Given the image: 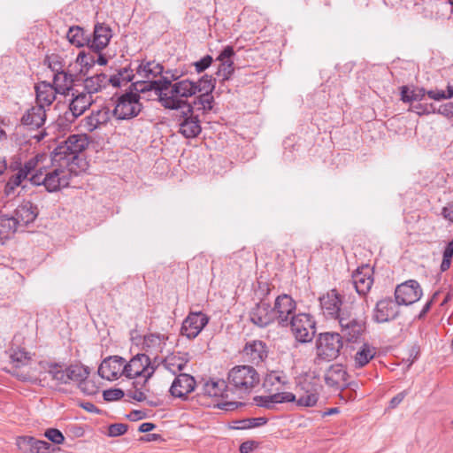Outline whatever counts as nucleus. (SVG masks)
Here are the masks:
<instances>
[{
	"mask_svg": "<svg viewBox=\"0 0 453 453\" xmlns=\"http://www.w3.org/2000/svg\"><path fill=\"white\" fill-rule=\"evenodd\" d=\"M67 110L58 116L56 120V126L59 131L65 132L71 129L72 124L81 117L94 103L90 95L79 88L71 92L68 97Z\"/></svg>",
	"mask_w": 453,
	"mask_h": 453,
	"instance_id": "nucleus-1",
	"label": "nucleus"
},
{
	"mask_svg": "<svg viewBox=\"0 0 453 453\" xmlns=\"http://www.w3.org/2000/svg\"><path fill=\"white\" fill-rule=\"evenodd\" d=\"M343 347L342 334L336 332L319 333L315 341L316 356L313 363L319 365L335 360Z\"/></svg>",
	"mask_w": 453,
	"mask_h": 453,
	"instance_id": "nucleus-2",
	"label": "nucleus"
},
{
	"mask_svg": "<svg viewBox=\"0 0 453 453\" xmlns=\"http://www.w3.org/2000/svg\"><path fill=\"white\" fill-rule=\"evenodd\" d=\"M88 146V136L86 134H71L61 142L51 152L53 164H61L63 160H79L84 165V158L80 154Z\"/></svg>",
	"mask_w": 453,
	"mask_h": 453,
	"instance_id": "nucleus-3",
	"label": "nucleus"
},
{
	"mask_svg": "<svg viewBox=\"0 0 453 453\" xmlns=\"http://www.w3.org/2000/svg\"><path fill=\"white\" fill-rule=\"evenodd\" d=\"M228 385L235 390L247 393L260 382V375L251 365H235L227 374Z\"/></svg>",
	"mask_w": 453,
	"mask_h": 453,
	"instance_id": "nucleus-4",
	"label": "nucleus"
},
{
	"mask_svg": "<svg viewBox=\"0 0 453 453\" xmlns=\"http://www.w3.org/2000/svg\"><path fill=\"white\" fill-rule=\"evenodd\" d=\"M317 322L309 313L300 312L292 316L288 323L296 340L300 343L311 342L316 335Z\"/></svg>",
	"mask_w": 453,
	"mask_h": 453,
	"instance_id": "nucleus-5",
	"label": "nucleus"
},
{
	"mask_svg": "<svg viewBox=\"0 0 453 453\" xmlns=\"http://www.w3.org/2000/svg\"><path fill=\"white\" fill-rule=\"evenodd\" d=\"M192 81L188 78L180 80L179 82H174L173 89L170 91L169 97H165L166 110L178 111L180 110L181 102L188 100L189 97L195 96L199 88Z\"/></svg>",
	"mask_w": 453,
	"mask_h": 453,
	"instance_id": "nucleus-6",
	"label": "nucleus"
},
{
	"mask_svg": "<svg viewBox=\"0 0 453 453\" xmlns=\"http://www.w3.org/2000/svg\"><path fill=\"white\" fill-rule=\"evenodd\" d=\"M115 100V108L112 115L119 120H127L137 117L143 110L141 100L126 97L125 95L115 93L111 100Z\"/></svg>",
	"mask_w": 453,
	"mask_h": 453,
	"instance_id": "nucleus-7",
	"label": "nucleus"
},
{
	"mask_svg": "<svg viewBox=\"0 0 453 453\" xmlns=\"http://www.w3.org/2000/svg\"><path fill=\"white\" fill-rule=\"evenodd\" d=\"M296 302L290 295L281 294L275 298L273 314L275 316V322L280 327H288V323L295 316Z\"/></svg>",
	"mask_w": 453,
	"mask_h": 453,
	"instance_id": "nucleus-8",
	"label": "nucleus"
},
{
	"mask_svg": "<svg viewBox=\"0 0 453 453\" xmlns=\"http://www.w3.org/2000/svg\"><path fill=\"white\" fill-rule=\"evenodd\" d=\"M10 358L12 364V370H7L8 372L15 376L20 381L40 385L41 380L39 378L31 375L29 372L19 371L20 367L27 365L31 359L29 352L25 350V349H18L10 355Z\"/></svg>",
	"mask_w": 453,
	"mask_h": 453,
	"instance_id": "nucleus-9",
	"label": "nucleus"
},
{
	"mask_svg": "<svg viewBox=\"0 0 453 453\" xmlns=\"http://www.w3.org/2000/svg\"><path fill=\"white\" fill-rule=\"evenodd\" d=\"M394 296L398 304L408 306L420 300L423 291L416 280H408L396 286Z\"/></svg>",
	"mask_w": 453,
	"mask_h": 453,
	"instance_id": "nucleus-10",
	"label": "nucleus"
},
{
	"mask_svg": "<svg viewBox=\"0 0 453 453\" xmlns=\"http://www.w3.org/2000/svg\"><path fill=\"white\" fill-rule=\"evenodd\" d=\"M399 306L401 305L390 296L379 300L373 309V321L382 324L396 319L400 315Z\"/></svg>",
	"mask_w": 453,
	"mask_h": 453,
	"instance_id": "nucleus-11",
	"label": "nucleus"
},
{
	"mask_svg": "<svg viewBox=\"0 0 453 453\" xmlns=\"http://www.w3.org/2000/svg\"><path fill=\"white\" fill-rule=\"evenodd\" d=\"M209 320L210 318L203 311H190L183 320L180 333L188 340H193L207 326Z\"/></svg>",
	"mask_w": 453,
	"mask_h": 453,
	"instance_id": "nucleus-12",
	"label": "nucleus"
},
{
	"mask_svg": "<svg viewBox=\"0 0 453 453\" xmlns=\"http://www.w3.org/2000/svg\"><path fill=\"white\" fill-rule=\"evenodd\" d=\"M235 56L234 49L232 45L225 46L216 58V61L220 62L216 75L221 77L219 82L223 85L229 81L234 73V57Z\"/></svg>",
	"mask_w": 453,
	"mask_h": 453,
	"instance_id": "nucleus-13",
	"label": "nucleus"
},
{
	"mask_svg": "<svg viewBox=\"0 0 453 453\" xmlns=\"http://www.w3.org/2000/svg\"><path fill=\"white\" fill-rule=\"evenodd\" d=\"M340 326L342 341L359 342L366 331V321L365 319L349 320L343 318L340 320Z\"/></svg>",
	"mask_w": 453,
	"mask_h": 453,
	"instance_id": "nucleus-14",
	"label": "nucleus"
},
{
	"mask_svg": "<svg viewBox=\"0 0 453 453\" xmlns=\"http://www.w3.org/2000/svg\"><path fill=\"white\" fill-rule=\"evenodd\" d=\"M250 321L259 328H265L275 322V316L273 314L271 303L259 301L249 312Z\"/></svg>",
	"mask_w": 453,
	"mask_h": 453,
	"instance_id": "nucleus-15",
	"label": "nucleus"
},
{
	"mask_svg": "<svg viewBox=\"0 0 453 453\" xmlns=\"http://www.w3.org/2000/svg\"><path fill=\"white\" fill-rule=\"evenodd\" d=\"M373 268L369 265L358 266L352 273V284L359 296H365L373 284Z\"/></svg>",
	"mask_w": 453,
	"mask_h": 453,
	"instance_id": "nucleus-16",
	"label": "nucleus"
},
{
	"mask_svg": "<svg viewBox=\"0 0 453 453\" xmlns=\"http://www.w3.org/2000/svg\"><path fill=\"white\" fill-rule=\"evenodd\" d=\"M349 374L342 364H333L326 370L325 383L335 390H343L350 386L348 381Z\"/></svg>",
	"mask_w": 453,
	"mask_h": 453,
	"instance_id": "nucleus-17",
	"label": "nucleus"
},
{
	"mask_svg": "<svg viewBox=\"0 0 453 453\" xmlns=\"http://www.w3.org/2000/svg\"><path fill=\"white\" fill-rule=\"evenodd\" d=\"M90 36V44L88 48L95 52L104 50L110 43L112 38V30L105 23L96 22Z\"/></svg>",
	"mask_w": 453,
	"mask_h": 453,
	"instance_id": "nucleus-18",
	"label": "nucleus"
},
{
	"mask_svg": "<svg viewBox=\"0 0 453 453\" xmlns=\"http://www.w3.org/2000/svg\"><path fill=\"white\" fill-rule=\"evenodd\" d=\"M196 386L195 378L188 373H180L173 380L169 392L172 396L180 398L181 400H187L188 395L192 393Z\"/></svg>",
	"mask_w": 453,
	"mask_h": 453,
	"instance_id": "nucleus-19",
	"label": "nucleus"
},
{
	"mask_svg": "<svg viewBox=\"0 0 453 453\" xmlns=\"http://www.w3.org/2000/svg\"><path fill=\"white\" fill-rule=\"evenodd\" d=\"M71 67L72 65H69L67 70L64 71V73H61V78L57 82H55L54 78L52 81L58 90V94L63 95L65 97H68L71 92L81 87V81L82 80L80 73L78 72H74Z\"/></svg>",
	"mask_w": 453,
	"mask_h": 453,
	"instance_id": "nucleus-20",
	"label": "nucleus"
},
{
	"mask_svg": "<svg viewBox=\"0 0 453 453\" xmlns=\"http://www.w3.org/2000/svg\"><path fill=\"white\" fill-rule=\"evenodd\" d=\"M125 358L119 356H110L105 357L98 367V375L107 380H114L120 377V370Z\"/></svg>",
	"mask_w": 453,
	"mask_h": 453,
	"instance_id": "nucleus-21",
	"label": "nucleus"
},
{
	"mask_svg": "<svg viewBox=\"0 0 453 453\" xmlns=\"http://www.w3.org/2000/svg\"><path fill=\"white\" fill-rule=\"evenodd\" d=\"M242 355L251 364L258 365L267 358L268 348L266 343L261 340L250 341L245 343Z\"/></svg>",
	"mask_w": 453,
	"mask_h": 453,
	"instance_id": "nucleus-22",
	"label": "nucleus"
},
{
	"mask_svg": "<svg viewBox=\"0 0 453 453\" xmlns=\"http://www.w3.org/2000/svg\"><path fill=\"white\" fill-rule=\"evenodd\" d=\"M43 180L45 190L53 193L69 186L70 174L65 173L61 168H56L45 173Z\"/></svg>",
	"mask_w": 453,
	"mask_h": 453,
	"instance_id": "nucleus-23",
	"label": "nucleus"
},
{
	"mask_svg": "<svg viewBox=\"0 0 453 453\" xmlns=\"http://www.w3.org/2000/svg\"><path fill=\"white\" fill-rule=\"evenodd\" d=\"M130 361H135L136 364L133 365L134 374L135 377H144L143 385L153 376L154 372L157 369V365H151V359L145 353H137L134 355Z\"/></svg>",
	"mask_w": 453,
	"mask_h": 453,
	"instance_id": "nucleus-24",
	"label": "nucleus"
},
{
	"mask_svg": "<svg viewBox=\"0 0 453 453\" xmlns=\"http://www.w3.org/2000/svg\"><path fill=\"white\" fill-rule=\"evenodd\" d=\"M39 213L37 205L30 201H23L13 211V218L18 221L19 226H27L33 223Z\"/></svg>",
	"mask_w": 453,
	"mask_h": 453,
	"instance_id": "nucleus-25",
	"label": "nucleus"
},
{
	"mask_svg": "<svg viewBox=\"0 0 453 453\" xmlns=\"http://www.w3.org/2000/svg\"><path fill=\"white\" fill-rule=\"evenodd\" d=\"M46 111L42 104H36L29 108L23 114L20 122L31 130L42 127L46 121Z\"/></svg>",
	"mask_w": 453,
	"mask_h": 453,
	"instance_id": "nucleus-26",
	"label": "nucleus"
},
{
	"mask_svg": "<svg viewBox=\"0 0 453 453\" xmlns=\"http://www.w3.org/2000/svg\"><path fill=\"white\" fill-rule=\"evenodd\" d=\"M111 115H112V113L110 108L103 106L97 111H92V112L88 116L85 117L81 122L87 131L91 133L100 126L106 125L111 119Z\"/></svg>",
	"mask_w": 453,
	"mask_h": 453,
	"instance_id": "nucleus-27",
	"label": "nucleus"
},
{
	"mask_svg": "<svg viewBox=\"0 0 453 453\" xmlns=\"http://www.w3.org/2000/svg\"><path fill=\"white\" fill-rule=\"evenodd\" d=\"M190 361L188 352H172L165 357L160 360L161 365L172 372L173 375L177 374V372H181L186 367L187 364Z\"/></svg>",
	"mask_w": 453,
	"mask_h": 453,
	"instance_id": "nucleus-28",
	"label": "nucleus"
},
{
	"mask_svg": "<svg viewBox=\"0 0 453 453\" xmlns=\"http://www.w3.org/2000/svg\"><path fill=\"white\" fill-rule=\"evenodd\" d=\"M36 95V104H42L43 107L50 106L56 99L58 90L53 82L41 81L35 86Z\"/></svg>",
	"mask_w": 453,
	"mask_h": 453,
	"instance_id": "nucleus-29",
	"label": "nucleus"
},
{
	"mask_svg": "<svg viewBox=\"0 0 453 453\" xmlns=\"http://www.w3.org/2000/svg\"><path fill=\"white\" fill-rule=\"evenodd\" d=\"M342 303L341 295L336 289H332L330 292L326 293V295L319 297L321 309L325 311L326 315L332 318H334L336 313L340 312Z\"/></svg>",
	"mask_w": 453,
	"mask_h": 453,
	"instance_id": "nucleus-30",
	"label": "nucleus"
},
{
	"mask_svg": "<svg viewBox=\"0 0 453 453\" xmlns=\"http://www.w3.org/2000/svg\"><path fill=\"white\" fill-rule=\"evenodd\" d=\"M159 79L152 80V85L155 86V94L157 96V102L165 109V97H169L170 91L174 86V82L166 74H161Z\"/></svg>",
	"mask_w": 453,
	"mask_h": 453,
	"instance_id": "nucleus-31",
	"label": "nucleus"
},
{
	"mask_svg": "<svg viewBox=\"0 0 453 453\" xmlns=\"http://www.w3.org/2000/svg\"><path fill=\"white\" fill-rule=\"evenodd\" d=\"M68 42L76 48H88L90 44L89 34L81 26H72L66 33Z\"/></svg>",
	"mask_w": 453,
	"mask_h": 453,
	"instance_id": "nucleus-32",
	"label": "nucleus"
},
{
	"mask_svg": "<svg viewBox=\"0 0 453 453\" xmlns=\"http://www.w3.org/2000/svg\"><path fill=\"white\" fill-rule=\"evenodd\" d=\"M227 384L225 380H209L205 381L201 388L199 395L210 397H227Z\"/></svg>",
	"mask_w": 453,
	"mask_h": 453,
	"instance_id": "nucleus-33",
	"label": "nucleus"
},
{
	"mask_svg": "<svg viewBox=\"0 0 453 453\" xmlns=\"http://www.w3.org/2000/svg\"><path fill=\"white\" fill-rule=\"evenodd\" d=\"M165 67L160 63H156L154 60L147 61L142 60L139 65L135 69V73L139 75H142L145 79L152 77L153 80L163 74Z\"/></svg>",
	"mask_w": 453,
	"mask_h": 453,
	"instance_id": "nucleus-34",
	"label": "nucleus"
},
{
	"mask_svg": "<svg viewBox=\"0 0 453 453\" xmlns=\"http://www.w3.org/2000/svg\"><path fill=\"white\" fill-rule=\"evenodd\" d=\"M75 64L80 65L77 71L81 77L88 75L89 70L95 65V51L89 48L82 49L77 55Z\"/></svg>",
	"mask_w": 453,
	"mask_h": 453,
	"instance_id": "nucleus-35",
	"label": "nucleus"
},
{
	"mask_svg": "<svg viewBox=\"0 0 453 453\" xmlns=\"http://www.w3.org/2000/svg\"><path fill=\"white\" fill-rule=\"evenodd\" d=\"M19 227L18 221L15 220L12 215L1 214L0 241H2V244H4V240H9L14 236Z\"/></svg>",
	"mask_w": 453,
	"mask_h": 453,
	"instance_id": "nucleus-36",
	"label": "nucleus"
},
{
	"mask_svg": "<svg viewBox=\"0 0 453 453\" xmlns=\"http://www.w3.org/2000/svg\"><path fill=\"white\" fill-rule=\"evenodd\" d=\"M65 370L67 384L73 381L78 385L81 381L88 379L90 374L89 367L81 363L71 364L65 366Z\"/></svg>",
	"mask_w": 453,
	"mask_h": 453,
	"instance_id": "nucleus-37",
	"label": "nucleus"
},
{
	"mask_svg": "<svg viewBox=\"0 0 453 453\" xmlns=\"http://www.w3.org/2000/svg\"><path fill=\"white\" fill-rule=\"evenodd\" d=\"M376 353L375 347L368 342H363L354 357L355 367L362 368L365 366L376 356Z\"/></svg>",
	"mask_w": 453,
	"mask_h": 453,
	"instance_id": "nucleus-38",
	"label": "nucleus"
},
{
	"mask_svg": "<svg viewBox=\"0 0 453 453\" xmlns=\"http://www.w3.org/2000/svg\"><path fill=\"white\" fill-rule=\"evenodd\" d=\"M43 65L54 73L55 82L61 78V73H64V67L65 62L64 58L57 53L46 54L43 59Z\"/></svg>",
	"mask_w": 453,
	"mask_h": 453,
	"instance_id": "nucleus-39",
	"label": "nucleus"
},
{
	"mask_svg": "<svg viewBox=\"0 0 453 453\" xmlns=\"http://www.w3.org/2000/svg\"><path fill=\"white\" fill-rule=\"evenodd\" d=\"M202 132L199 117L196 119H182L180 123L179 133L187 139L197 137Z\"/></svg>",
	"mask_w": 453,
	"mask_h": 453,
	"instance_id": "nucleus-40",
	"label": "nucleus"
},
{
	"mask_svg": "<svg viewBox=\"0 0 453 453\" xmlns=\"http://www.w3.org/2000/svg\"><path fill=\"white\" fill-rule=\"evenodd\" d=\"M267 422L268 418L265 417L235 419L232 421L230 428L235 430L250 429L264 426Z\"/></svg>",
	"mask_w": 453,
	"mask_h": 453,
	"instance_id": "nucleus-41",
	"label": "nucleus"
},
{
	"mask_svg": "<svg viewBox=\"0 0 453 453\" xmlns=\"http://www.w3.org/2000/svg\"><path fill=\"white\" fill-rule=\"evenodd\" d=\"M48 373L58 384H67L66 370L63 368L60 363H50L48 365Z\"/></svg>",
	"mask_w": 453,
	"mask_h": 453,
	"instance_id": "nucleus-42",
	"label": "nucleus"
},
{
	"mask_svg": "<svg viewBox=\"0 0 453 453\" xmlns=\"http://www.w3.org/2000/svg\"><path fill=\"white\" fill-rule=\"evenodd\" d=\"M36 438L28 435L18 436L16 445L22 453H35Z\"/></svg>",
	"mask_w": 453,
	"mask_h": 453,
	"instance_id": "nucleus-43",
	"label": "nucleus"
},
{
	"mask_svg": "<svg viewBox=\"0 0 453 453\" xmlns=\"http://www.w3.org/2000/svg\"><path fill=\"white\" fill-rule=\"evenodd\" d=\"M81 86H82L81 90L91 96L93 94L102 90V85H99L95 75L82 77Z\"/></svg>",
	"mask_w": 453,
	"mask_h": 453,
	"instance_id": "nucleus-44",
	"label": "nucleus"
},
{
	"mask_svg": "<svg viewBox=\"0 0 453 453\" xmlns=\"http://www.w3.org/2000/svg\"><path fill=\"white\" fill-rule=\"evenodd\" d=\"M303 388L305 390V393L296 401L297 405L304 407L315 406L319 400V394L316 390H310L304 387Z\"/></svg>",
	"mask_w": 453,
	"mask_h": 453,
	"instance_id": "nucleus-45",
	"label": "nucleus"
},
{
	"mask_svg": "<svg viewBox=\"0 0 453 453\" xmlns=\"http://www.w3.org/2000/svg\"><path fill=\"white\" fill-rule=\"evenodd\" d=\"M195 83L198 87L197 88H199L198 92L214 91L217 81L216 78L205 73L202 75L197 81H195Z\"/></svg>",
	"mask_w": 453,
	"mask_h": 453,
	"instance_id": "nucleus-46",
	"label": "nucleus"
},
{
	"mask_svg": "<svg viewBox=\"0 0 453 453\" xmlns=\"http://www.w3.org/2000/svg\"><path fill=\"white\" fill-rule=\"evenodd\" d=\"M60 167L65 165L68 167L70 176L72 174L78 175L79 172L85 171L87 161L84 159V165L79 160H63L61 164H58Z\"/></svg>",
	"mask_w": 453,
	"mask_h": 453,
	"instance_id": "nucleus-47",
	"label": "nucleus"
},
{
	"mask_svg": "<svg viewBox=\"0 0 453 453\" xmlns=\"http://www.w3.org/2000/svg\"><path fill=\"white\" fill-rule=\"evenodd\" d=\"M165 340V335L159 334H149L143 337L142 349L148 351L150 348L158 345Z\"/></svg>",
	"mask_w": 453,
	"mask_h": 453,
	"instance_id": "nucleus-48",
	"label": "nucleus"
},
{
	"mask_svg": "<svg viewBox=\"0 0 453 453\" xmlns=\"http://www.w3.org/2000/svg\"><path fill=\"white\" fill-rule=\"evenodd\" d=\"M213 62L214 59L212 56L207 54L201 58L199 60L193 62L191 65L195 67V70L197 73H202L206 71Z\"/></svg>",
	"mask_w": 453,
	"mask_h": 453,
	"instance_id": "nucleus-49",
	"label": "nucleus"
},
{
	"mask_svg": "<svg viewBox=\"0 0 453 453\" xmlns=\"http://www.w3.org/2000/svg\"><path fill=\"white\" fill-rule=\"evenodd\" d=\"M78 388L87 395H94L98 392V387L92 380L85 379L78 384Z\"/></svg>",
	"mask_w": 453,
	"mask_h": 453,
	"instance_id": "nucleus-50",
	"label": "nucleus"
},
{
	"mask_svg": "<svg viewBox=\"0 0 453 453\" xmlns=\"http://www.w3.org/2000/svg\"><path fill=\"white\" fill-rule=\"evenodd\" d=\"M124 395V390L119 388L105 389L103 392V398L105 402L119 401L122 399Z\"/></svg>",
	"mask_w": 453,
	"mask_h": 453,
	"instance_id": "nucleus-51",
	"label": "nucleus"
},
{
	"mask_svg": "<svg viewBox=\"0 0 453 453\" xmlns=\"http://www.w3.org/2000/svg\"><path fill=\"white\" fill-rule=\"evenodd\" d=\"M128 425L124 423H113L109 425L107 435L109 437H118L125 434L128 430Z\"/></svg>",
	"mask_w": 453,
	"mask_h": 453,
	"instance_id": "nucleus-52",
	"label": "nucleus"
},
{
	"mask_svg": "<svg viewBox=\"0 0 453 453\" xmlns=\"http://www.w3.org/2000/svg\"><path fill=\"white\" fill-rule=\"evenodd\" d=\"M44 436L54 444L58 445L65 441L64 434L58 428H48L44 433Z\"/></svg>",
	"mask_w": 453,
	"mask_h": 453,
	"instance_id": "nucleus-53",
	"label": "nucleus"
},
{
	"mask_svg": "<svg viewBox=\"0 0 453 453\" xmlns=\"http://www.w3.org/2000/svg\"><path fill=\"white\" fill-rule=\"evenodd\" d=\"M202 96V107L197 110H202L203 112H208L212 110L214 104L213 91L200 92Z\"/></svg>",
	"mask_w": 453,
	"mask_h": 453,
	"instance_id": "nucleus-54",
	"label": "nucleus"
},
{
	"mask_svg": "<svg viewBox=\"0 0 453 453\" xmlns=\"http://www.w3.org/2000/svg\"><path fill=\"white\" fill-rule=\"evenodd\" d=\"M22 181L20 180L19 177L14 173L12 174L8 181L6 182L4 186V194L6 196H9L12 194H14L15 188L17 187H19L21 185Z\"/></svg>",
	"mask_w": 453,
	"mask_h": 453,
	"instance_id": "nucleus-55",
	"label": "nucleus"
},
{
	"mask_svg": "<svg viewBox=\"0 0 453 453\" xmlns=\"http://www.w3.org/2000/svg\"><path fill=\"white\" fill-rule=\"evenodd\" d=\"M400 99L403 103H413L415 102V92L414 88H411L408 85H403L399 88Z\"/></svg>",
	"mask_w": 453,
	"mask_h": 453,
	"instance_id": "nucleus-56",
	"label": "nucleus"
},
{
	"mask_svg": "<svg viewBox=\"0 0 453 453\" xmlns=\"http://www.w3.org/2000/svg\"><path fill=\"white\" fill-rule=\"evenodd\" d=\"M142 83L143 82L140 81H132L129 87L126 89V91L124 93H122V95H125L126 97H132L136 100H141L142 96H140L138 87L142 85Z\"/></svg>",
	"mask_w": 453,
	"mask_h": 453,
	"instance_id": "nucleus-57",
	"label": "nucleus"
},
{
	"mask_svg": "<svg viewBox=\"0 0 453 453\" xmlns=\"http://www.w3.org/2000/svg\"><path fill=\"white\" fill-rule=\"evenodd\" d=\"M246 403L242 402H235V401H224L221 400L215 404V407L225 411H232L236 410L239 407L245 406Z\"/></svg>",
	"mask_w": 453,
	"mask_h": 453,
	"instance_id": "nucleus-58",
	"label": "nucleus"
},
{
	"mask_svg": "<svg viewBox=\"0 0 453 453\" xmlns=\"http://www.w3.org/2000/svg\"><path fill=\"white\" fill-rule=\"evenodd\" d=\"M180 109H183L180 114L182 119H196L198 115H194L195 108L189 104L188 100L181 102Z\"/></svg>",
	"mask_w": 453,
	"mask_h": 453,
	"instance_id": "nucleus-59",
	"label": "nucleus"
},
{
	"mask_svg": "<svg viewBox=\"0 0 453 453\" xmlns=\"http://www.w3.org/2000/svg\"><path fill=\"white\" fill-rule=\"evenodd\" d=\"M117 73L122 77V81H124L125 84L131 82L134 79V69L131 67V64L127 66L118 69Z\"/></svg>",
	"mask_w": 453,
	"mask_h": 453,
	"instance_id": "nucleus-60",
	"label": "nucleus"
},
{
	"mask_svg": "<svg viewBox=\"0 0 453 453\" xmlns=\"http://www.w3.org/2000/svg\"><path fill=\"white\" fill-rule=\"evenodd\" d=\"M41 155H36L35 157H31L27 161L21 165L19 167L23 172H25L27 175L31 174V173L35 169L39 163V157Z\"/></svg>",
	"mask_w": 453,
	"mask_h": 453,
	"instance_id": "nucleus-61",
	"label": "nucleus"
},
{
	"mask_svg": "<svg viewBox=\"0 0 453 453\" xmlns=\"http://www.w3.org/2000/svg\"><path fill=\"white\" fill-rule=\"evenodd\" d=\"M275 382H279L281 384H285L286 381L282 380V377L278 374L276 372H272L270 374H267L264 380L263 387L267 388L270 386H273Z\"/></svg>",
	"mask_w": 453,
	"mask_h": 453,
	"instance_id": "nucleus-62",
	"label": "nucleus"
},
{
	"mask_svg": "<svg viewBox=\"0 0 453 453\" xmlns=\"http://www.w3.org/2000/svg\"><path fill=\"white\" fill-rule=\"evenodd\" d=\"M437 114L442 115L447 119H453V103H446L438 107Z\"/></svg>",
	"mask_w": 453,
	"mask_h": 453,
	"instance_id": "nucleus-63",
	"label": "nucleus"
},
{
	"mask_svg": "<svg viewBox=\"0 0 453 453\" xmlns=\"http://www.w3.org/2000/svg\"><path fill=\"white\" fill-rule=\"evenodd\" d=\"M258 446L256 441H246L240 445L239 451L241 453H250Z\"/></svg>",
	"mask_w": 453,
	"mask_h": 453,
	"instance_id": "nucleus-64",
	"label": "nucleus"
}]
</instances>
